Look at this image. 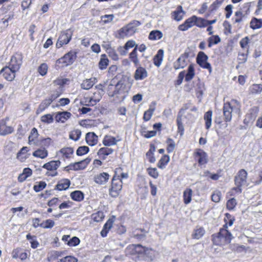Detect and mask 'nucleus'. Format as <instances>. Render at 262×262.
Wrapping results in <instances>:
<instances>
[{"instance_id": "f257e3e1", "label": "nucleus", "mask_w": 262, "mask_h": 262, "mask_svg": "<svg viewBox=\"0 0 262 262\" xmlns=\"http://www.w3.org/2000/svg\"><path fill=\"white\" fill-rule=\"evenodd\" d=\"M115 86V90L111 93L109 92L108 95L110 97H114L115 96L121 101L124 100L126 96V85L124 83V81L120 80L116 82L115 78L113 79L111 83L108 86V90L112 89V86Z\"/></svg>"}, {"instance_id": "f03ea898", "label": "nucleus", "mask_w": 262, "mask_h": 262, "mask_svg": "<svg viewBox=\"0 0 262 262\" xmlns=\"http://www.w3.org/2000/svg\"><path fill=\"white\" fill-rule=\"evenodd\" d=\"M141 23L136 20H133L118 31V37L123 38L126 36H132L137 31V28L141 25Z\"/></svg>"}, {"instance_id": "7ed1b4c3", "label": "nucleus", "mask_w": 262, "mask_h": 262, "mask_svg": "<svg viewBox=\"0 0 262 262\" xmlns=\"http://www.w3.org/2000/svg\"><path fill=\"white\" fill-rule=\"evenodd\" d=\"M122 188V181L120 176H114L112 180L111 187L109 189V194L113 198L117 197Z\"/></svg>"}, {"instance_id": "20e7f679", "label": "nucleus", "mask_w": 262, "mask_h": 262, "mask_svg": "<svg viewBox=\"0 0 262 262\" xmlns=\"http://www.w3.org/2000/svg\"><path fill=\"white\" fill-rule=\"evenodd\" d=\"M23 59V54L20 52H17L12 56L8 66L17 72L22 65Z\"/></svg>"}, {"instance_id": "39448f33", "label": "nucleus", "mask_w": 262, "mask_h": 262, "mask_svg": "<svg viewBox=\"0 0 262 262\" xmlns=\"http://www.w3.org/2000/svg\"><path fill=\"white\" fill-rule=\"evenodd\" d=\"M208 59V56L204 52L200 51L197 55L196 61L201 68L208 70L209 73H211L212 67L210 63L207 61Z\"/></svg>"}, {"instance_id": "423d86ee", "label": "nucleus", "mask_w": 262, "mask_h": 262, "mask_svg": "<svg viewBox=\"0 0 262 262\" xmlns=\"http://www.w3.org/2000/svg\"><path fill=\"white\" fill-rule=\"evenodd\" d=\"M76 52L71 51L66 54L63 57L56 60V63L62 64V66H68L72 64L76 58Z\"/></svg>"}, {"instance_id": "0eeeda50", "label": "nucleus", "mask_w": 262, "mask_h": 262, "mask_svg": "<svg viewBox=\"0 0 262 262\" xmlns=\"http://www.w3.org/2000/svg\"><path fill=\"white\" fill-rule=\"evenodd\" d=\"M72 35V32L70 29L62 32L56 42V47L60 48L63 45L68 44L71 40Z\"/></svg>"}, {"instance_id": "6e6552de", "label": "nucleus", "mask_w": 262, "mask_h": 262, "mask_svg": "<svg viewBox=\"0 0 262 262\" xmlns=\"http://www.w3.org/2000/svg\"><path fill=\"white\" fill-rule=\"evenodd\" d=\"M60 163L61 162L59 160L51 161L45 163L42 166V168H45L49 171H52V172H47L46 173V175L49 176H50L52 177L57 176L58 173L55 170L59 167Z\"/></svg>"}, {"instance_id": "1a4fd4ad", "label": "nucleus", "mask_w": 262, "mask_h": 262, "mask_svg": "<svg viewBox=\"0 0 262 262\" xmlns=\"http://www.w3.org/2000/svg\"><path fill=\"white\" fill-rule=\"evenodd\" d=\"M259 108L257 106L251 108L245 116L244 123L246 125L252 124L257 116Z\"/></svg>"}, {"instance_id": "9d476101", "label": "nucleus", "mask_w": 262, "mask_h": 262, "mask_svg": "<svg viewBox=\"0 0 262 262\" xmlns=\"http://www.w3.org/2000/svg\"><path fill=\"white\" fill-rule=\"evenodd\" d=\"M248 173L244 169H240L234 177V184L236 186H243L246 184Z\"/></svg>"}, {"instance_id": "9b49d317", "label": "nucleus", "mask_w": 262, "mask_h": 262, "mask_svg": "<svg viewBox=\"0 0 262 262\" xmlns=\"http://www.w3.org/2000/svg\"><path fill=\"white\" fill-rule=\"evenodd\" d=\"M9 120L8 117L0 120V135L5 136L12 134L14 132L12 126L8 125L7 122Z\"/></svg>"}, {"instance_id": "f8f14e48", "label": "nucleus", "mask_w": 262, "mask_h": 262, "mask_svg": "<svg viewBox=\"0 0 262 262\" xmlns=\"http://www.w3.org/2000/svg\"><path fill=\"white\" fill-rule=\"evenodd\" d=\"M16 72V71H14L7 66L4 67L0 71L1 74H3L4 78L8 81H12L14 79Z\"/></svg>"}, {"instance_id": "ddd939ff", "label": "nucleus", "mask_w": 262, "mask_h": 262, "mask_svg": "<svg viewBox=\"0 0 262 262\" xmlns=\"http://www.w3.org/2000/svg\"><path fill=\"white\" fill-rule=\"evenodd\" d=\"M195 158L199 165L206 164L208 162V156L206 152L201 149H198L194 152Z\"/></svg>"}, {"instance_id": "4468645a", "label": "nucleus", "mask_w": 262, "mask_h": 262, "mask_svg": "<svg viewBox=\"0 0 262 262\" xmlns=\"http://www.w3.org/2000/svg\"><path fill=\"white\" fill-rule=\"evenodd\" d=\"M197 19V16L193 15L192 16L187 19L183 24L180 25L178 27L179 30L185 31L188 29L192 27L195 25V20Z\"/></svg>"}, {"instance_id": "2eb2a0df", "label": "nucleus", "mask_w": 262, "mask_h": 262, "mask_svg": "<svg viewBox=\"0 0 262 262\" xmlns=\"http://www.w3.org/2000/svg\"><path fill=\"white\" fill-rule=\"evenodd\" d=\"M227 228L228 226L227 224H225L223 226V227L220 229L219 232L225 243H230L232 238V235L231 232L227 230Z\"/></svg>"}, {"instance_id": "dca6fc26", "label": "nucleus", "mask_w": 262, "mask_h": 262, "mask_svg": "<svg viewBox=\"0 0 262 262\" xmlns=\"http://www.w3.org/2000/svg\"><path fill=\"white\" fill-rule=\"evenodd\" d=\"M233 108L229 102L224 103L223 107V113L224 116V120L226 122H229L232 119V112Z\"/></svg>"}, {"instance_id": "f3484780", "label": "nucleus", "mask_w": 262, "mask_h": 262, "mask_svg": "<svg viewBox=\"0 0 262 262\" xmlns=\"http://www.w3.org/2000/svg\"><path fill=\"white\" fill-rule=\"evenodd\" d=\"M148 76L146 70L142 67H139L137 68L134 74V78L136 80H142Z\"/></svg>"}, {"instance_id": "a211bd4d", "label": "nucleus", "mask_w": 262, "mask_h": 262, "mask_svg": "<svg viewBox=\"0 0 262 262\" xmlns=\"http://www.w3.org/2000/svg\"><path fill=\"white\" fill-rule=\"evenodd\" d=\"M109 178V174L103 172L96 175L94 177V181L99 185H104L108 181Z\"/></svg>"}, {"instance_id": "6ab92c4d", "label": "nucleus", "mask_w": 262, "mask_h": 262, "mask_svg": "<svg viewBox=\"0 0 262 262\" xmlns=\"http://www.w3.org/2000/svg\"><path fill=\"white\" fill-rule=\"evenodd\" d=\"M86 143L90 146H94L97 143L98 136L94 133H88L85 136Z\"/></svg>"}, {"instance_id": "aec40b11", "label": "nucleus", "mask_w": 262, "mask_h": 262, "mask_svg": "<svg viewBox=\"0 0 262 262\" xmlns=\"http://www.w3.org/2000/svg\"><path fill=\"white\" fill-rule=\"evenodd\" d=\"M114 223V220L112 219H108L104 225L103 228L100 232L102 237H106L110 230L112 228Z\"/></svg>"}, {"instance_id": "412c9836", "label": "nucleus", "mask_w": 262, "mask_h": 262, "mask_svg": "<svg viewBox=\"0 0 262 262\" xmlns=\"http://www.w3.org/2000/svg\"><path fill=\"white\" fill-rule=\"evenodd\" d=\"M70 184L71 182L69 179H62L59 181L56 185L55 189L59 191L67 190L69 187Z\"/></svg>"}, {"instance_id": "4be33fe9", "label": "nucleus", "mask_w": 262, "mask_h": 262, "mask_svg": "<svg viewBox=\"0 0 262 262\" xmlns=\"http://www.w3.org/2000/svg\"><path fill=\"white\" fill-rule=\"evenodd\" d=\"M114 152V149L108 147H102L99 149L97 152V155L102 160H105L106 157L112 154Z\"/></svg>"}, {"instance_id": "5701e85b", "label": "nucleus", "mask_w": 262, "mask_h": 262, "mask_svg": "<svg viewBox=\"0 0 262 262\" xmlns=\"http://www.w3.org/2000/svg\"><path fill=\"white\" fill-rule=\"evenodd\" d=\"M185 14V12L183 10V7L179 6L176 10L173 12L172 16L174 20L180 21L182 19Z\"/></svg>"}, {"instance_id": "b1692460", "label": "nucleus", "mask_w": 262, "mask_h": 262, "mask_svg": "<svg viewBox=\"0 0 262 262\" xmlns=\"http://www.w3.org/2000/svg\"><path fill=\"white\" fill-rule=\"evenodd\" d=\"M71 116V114L68 112H58L56 116L55 119L57 122H64L68 119Z\"/></svg>"}, {"instance_id": "393cba45", "label": "nucleus", "mask_w": 262, "mask_h": 262, "mask_svg": "<svg viewBox=\"0 0 262 262\" xmlns=\"http://www.w3.org/2000/svg\"><path fill=\"white\" fill-rule=\"evenodd\" d=\"M164 56V51L162 49L158 50L157 54L154 56L153 60L154 64L159 67L163 61Z\"/></svg>"}, {"instance_id": "a878e982", "label": "nucleus", "mask_w": 262, "mask_h": 262, "mask_svg": "<svg viewBox=\"0 0 262 262\" xmlns=\"http://www.w3.org/2000/svg\"><path fill=\"white\" fill-rule=\"evenodd\" d=\"M205 233V230L203 227L197 226L194 229L191 236L193 238L199 239L201 238Z\"/></svg>"}, {"instance_id": "bb28decb", "label": "nucleus", "mask_w": 262, "mask_h": 262, "mask_svg": "<svg viewBox=\"0 0 262 262\" xmlns=\"http://www.w3.org/2000/svg\"><path fill=\"white\" fill-rule=\"evenodd\" d=\"M120 140H116V139L111 136H105L103 140V144L105 146H111L117 144L118 141Z\"/></svg>"}, {"instance_id": "cd10ccee", "label": "nucleus", "mask_w": 262, "mask_h": 262, "mask_svg": "<svg viewBox=\"0 0 262 262\" xmlns=\"http://www.w3.org/2000/svg\"><path fill=\"white\" fill-rule=\"evenodd\" d=\"M212 111L209 110L205 113L204 119L205 121V127L207 129H209L212 124Z\"/></svg>"}, {"instance_id": "c85d7f7f", "label": "nucleus", "mask_w": 262, "mask_h": 262, "mask_svg": "<svg viewBox=\"0 0 262 262\" xmlns=\"http://www.w3.org/2000/svg\"><path fill=\"white\" fill-rule=\"evenodd\" d=\"M155 150V146L154 144H150L149 149L146 154V156L150 163H153L156 161V158L154 156Z\"/></svg>"}, {"instance_id": "c756f323", "label": "nucleus", "mask_w": 262, "mask_h": 262, "mask_svg": "<svg viewBox=\"0 0 262 262\" xmlns=\"http://www.w3.org/2000/svg\"><path fill=\"white\" fill-rule=\"evenodd\" d=\"M51 102L48 99L43 100L39 105L36 111V114L38 115L45 110L46 108L48 107L51 104Z\"/></svg>"}, {"instance_id": "7c9ffc66", "label": "nucleus", "mask_w": 262, "mask_h": 262, "mask_svg": "<svg viewBox=\"0 0 262 262\" xmlns=\"http://www.w3.org/2000/svg\"><path fill=\"white\" fill-rule=\"evenodd\" d=\"M195 75L194 66L192 64H190L187 69V72L185 75V80L186 81H189L193 79Z\"/></svg>"}, {"instance_id": "2f4dec72", "label": "nucleus", "mask_w": 262, "mask_h": 262, "mask_svg": "<svg viewBox=\"0 0 262 262\" xmlns=\"http://www.w3.org/2000/svg\"><path fill=\"white\" fill-rule=\"evenodd\" d=\"M32 155L34 157L45 159L48 156V152L45 147H43L35 150Z\"/></svg>"}, {"instance_id": "473e14b6", "label": "nucleus", "mask_w": 262, "mask_h": 262, "mask_svg": "<svg viewBox=\"0 0 262 262\" xmlns=\"http://www.w3.org/2000/svg\"><path fill=\"white\" fill-rule=\"evenodd\" d=\"M70 196L72 200L77 202H80L84 199L83 193L79 190H75L72 192Z\"/></svg>"}, {"instance_id": "72a5a7b5", "label": "nucleus", "mask_w": 262, "mask_h": 262, "mask_svg": "<svg viewBox=\"0 0 262 262\" xmlns=\"http://www.w3.org/2000/svg\"><path fill=\"white\" fill-rule=\"evenodd\" d=\"M262 27V19L253 17L250 21V28L253 30L260 29Z\"/></svg>"}, {"instance_id": "f704fd0d", "label": "nucleus", "mask_w": 262, "mask_h": 262, "mask_svg": "<svg viewBox=\"0 0 262 262\" xmlns=\"http://www.w3.org/2000/svg\"><path fill=\"white\" fill-rule=\"evenodd\" d=\"M192 195V190L190 188H187L183 192L184 203L188 204L190 203Z\"/></svg>"}, {"instance_id": "c9c22d12", "label": "nucleus", "mask_w": 262, "mask_h": 262, "mask_svg": "<svg viewBox=\"0 0 262 262\" xmlns=\"http://www.w3.org/2000/svg\"><path fill=\"white\" fill-rule=\"evenodd\" d=\"M137 48L134 49L129 55L130 60L134 63L135 66H138L139 64V60L137 56Z\"/></svg>"}, {"instance_id": "e433bc0d", "label": "nucleus", "mask_w": 262, "mask_h": 262, "mask_svg": "<svg viewBox=\"0 0 262 262\" xmlns=\"http://www.w3.org/2000/svg\"><path fill=\"white\" fill-rule=\"evenodd\" d=\"M170 160V157L168 155H164L162 157L158 163V167L161 169H163L167 164Z\"/></svg>"}, {"instance_id": "4c0bfd02", "label": "nucleus", "mask_w": 262, "mask_h": 262, "mask_svg": "<svg viewBox=\"0 0 262 262\" xmlns=\"http://www.w3.org/2000/svg\"><path fill=\"white\" fill-rule=\"evenodd\" d=\"M162 33L160 31L153 30L150 32L148 38L152 40L160 39L162 37Z\"/></svg>"}, {"instance_id": "58836bf2", "label": "nucleus", "mask_w": 262, "mask_h": 262, "mask_svg": "<svg viewBox=\"0 0 262 262\" xmlns=\"http://www.w3.org/2000/svg\"><path fill=\"white\" fill-rule=\"evenodd\" d=\"M185 66V60L184 56H180L174 63V68L176 70L183 69Z\"/></svg>"}, {"instance_id": "ea45409f", "label": "nucleus", "mask_w": 262, "mask_h": 262, "mask_svg": "<svg viewBox=\"0 0 262 262\" xmlns=\"http://www.w3.org/2000/svg\"><path fill=\"white\" fill-rule=\"evenodd\" d=\"M95 79H87L83 81L81 84V88L84 90L90 89L94 84Z\"/></svg>"}, {"instance_id": "a19ab883", "label": "nucleus", "mask_w": 262, "mask_h": 262, "mask_svg": "<svg viewBox=\"0 0 262 262\" xmlns=\"http://www.w3.org/2000/svg\"><path fill=\"white\" fill-rule=\"evenodd\" d=\"M212 237V241L214 245H221L225 243L219 232L216 234H213Z\"/></svg>"}, {"instance_id": "79ce46f5", "label": "nucleus", "mask_w": 262, "mask_h": 262, "mask_svg": "<svg viewBox=\"0 0 262 262\" xmlns=\"http://www.w3.org/2000/svg\"><path fill=\"white\" fill-rule=\"evenodd\" d=\"M38 133L37 129L35 127L33 128L29 136V144L30 145L35 144L34 141L38 137Z\"/></svg>"}, {"instance_id": "37998d69", "label": "nucleus", "mask_w": 262, "mask_h": 262, "mask_svg": "<svg viewBox=\"0 0 262 262\" xmlns=\"http://www.w3.org/2000/svg\"><path fill=\"white\" fill-rule=\"evenodd\" d=\"M155 110V108L150 105L149 109L144 112L143 119L145 121H148L151 119Z\"/></svg>"}, {"instance_id": "c03bdc74", "label": "nucleus", "mask_w": 262, "mask_h": 262, "mask_svg": "<svg viewBox=\"0 0 262 262\" xmlns=\"http://www.w3.org/2000/svg\"><path fill=\"white\" fill-rule=\"evenodd\" d=\"M108 64V59L105 54L101 55V58L99 62V67L101 70L105 69Z\"/></svg>"}, {"instance_id": "a18cd8bd", "label": "nucleus", "mask_w": 262, "mask_h": 262, "mask_svg": "<svg viewBox=\"0 0 262 262\" xmlns=\"http://www.w3.org/2000/svg\"><path fill=\"white\" fill-rule=\"evenodd\" d=\"M208 46L211 48L213 45H216L221 41V38L218 35H212L208 39Z\"/></svg>"}, {"instance_id": "49530a36", "label": "nucleus", "mask_w": 262, "mask_h": 262, "mask_svg": "<svg viewBox=\"0 0 262 262\" xmlns=\"http://www.w3.org/2000/svg\"><path fill=\"white\" fill-rule=\"evenodd\" d=\"M70 167H71V169L74 170L83 169L85 168V165L83 164V161H81L75 162V163L70 164Z\"/></svg>"}, {"instance_id": "de8ad7c7", "label": "nucleus", "mask_w": 262, "mask_h": 262, "mask_svg": "<svg viewBox=\"0 0 262 262\" xmlns=\"http://www.w3.org/2000/svg\"><path fill=\"white\" fill-rule=\"evenodd\" d=\"M60 152L66 158H68L73 154L74 149L71 147H64L60 150Z\"/></svg>"}, {"instance_id": "09e8293b", "label": "nucleus", "mask_w": 262, "mask_h": 262, "mask_svg": "<svg viewBox=\"0 0 262 262\" xmlns=\"http://www.w3.org/2000/svg\"><path fill=\"white\" fill-rule=\"evenodd\" d=\"M26 238L28 240L30 241L31 246L32 248L35 249L38 247L39 243L36 240L35 236H32L30 234H28L26 236Z\"/></svg>"}, {"instance_id": "8fccbe9b", "label": "nucleus", "mask_w": 262, "mask_h": 262, "mask_svg": "<svg viewBox=\"0 0 262 262\" xmlns=\"http://www.w3.org/2000/svg\"><path fill=\"white\" fill-rule=\"evenodd\" d=\"M46 186L47 184L45 182L40 181L36 183V184L33 186V189L35 192H38L43 190Z\"/></svg>"}, {"instance_id": "3c124183", "label": "nucleus", "mask_w": 262, "mask_h": 262, "mask_svg": "<svg viewBox=\"0 0 262 262\" xmlns=\"http://www.w3.org/2000/svg\"><path fill=\"white\" fill-rule=\"evenodd\" d=\"M40 120L42 122H43L45 123L51 124L53 122L54 119L52 115L48 114L41 116Z\"/></svg>"}, {"instance_id": "603ef678", "label": "nucleus", "mask_w": 262, "mask_h": 262, "mask_svg": "<svg viewBox=\"0 0 262 262\" xmlns=\"http://www.w3.org/2000/svg\"><path fill=\"white\" fill-rule=\"evenodd\" d=\"M104 217V213L102 211H98L96 213L92 214V218L95 222H99Z\"/></svg>"}, {"instance_id": "864d4df0", "label": "nucleus", "mask_w": 262, "mask_h": 262, "mask_svg": "<svg viewBox=\"0 0 262 262\" xmlns=\"http://www.w3.org/2000/svg\"><path fill=\"white\" fill-rule=\"evenodd\" d=\"M89 151V147L86 146H80L76 150V155L78 156H83Z\"/></svg>"}, {"instance_id": "5fc2aeb1", "label": "nucleus", "mask_w": 262, "mask_h": 262, "mask_svg": "<svg viewBox=\"0 0 262 262\" xmlns=\"http://www.w3.org/2000/svg\"><path fill=\"white\" fill-rule=\"evenodd\" d=\"M223 2L221 0H215L210 6L209 11L211 13L216 10L222 5Z\"/></svg>"}, {"instance_id": "6e6d98bb", "label": "nucleus", "mask_w": 262, "mask_h": 262, "mask_svg": "<svg viewBox=\"0 0 262 262\" xmlns=\"http://www.w3.org/2000/svg\"><path fill=\"white\" fill-rule=\"evenodd\" d=\"M80 240L77 236H73L68 241L67 245L70 247H75L79 244Z\"/></svg>"}, {"instance_id": "4d7b16f0", "label": "nucleus", "mask_w": 262, "mask_h": 262, "mask_svg": "<svg viewBox=\"0 0 262 262\" xmlns=\"http://www.w3.org/2000/svg\"><path fill=\"white\" fill-rule=\"evenodd\" d=\"M81 131L78 129L73 131L70 134V138L74 141H77L79 139L81 136Z\"/></svg>"}, {"instance_id": "13d9d810", "label": "nucleus", "mask_w": 262, "mask_h": 262, "mask_svg": "<svg viewBox=\"0 0 262 262\" xmlns=\"http://www.w3.org/2000/svg\"><path fill=\"white\" fill-rule=\"evenodd\" d=\"M142 136L146 138H150L156 135L157 131L156 130H151V131H145L142 130L141 132Z\"/></svg>"}, {"instance_id": "bf43d9fd", "label": "nucleus", "mask_w": 262, "mask_h": 262, "mask_svg": "<svg viewBox=\"0 0 262 262\" xmlns=\"http://www.w3.org/2000/svg\"><path fill=\"white\" fill-rule=\"evenodd\" d=\"M195 25L200 28L205 27L206 26V20L201 17H197L195 20Z\"/></svg>"}, {"instance_id": "052dcab7", "label": "nucleus", "mask_w": 262, "mask_h": 262, "mask_svg": "<svg viewBox=\"0 0 262 262\" xmlns=\"http://www.w3.org/2000/svg\"><path fill=\"white\" fill-rule=\"evenodd\" d=\"M167 143L168 144L167 147V152L168 153L172 152L175 147V143L174 141L171 138H168L167 140Z\"/></svg>"}, {"instance_id": "680f3d73", "label": "nucleus", "mask_w": 262, "mask_h": 262, "mask_svg": "<svg viewBox=\"0 0 262 262\" xmlns=\"http://www.w3.org/2000/svg\"><path fill=\"white\" fill-rule=\"evenodd\" d=\"M48 71V66L46 63H41L38 67V72L41 76L46 75Z\"/></svg>"}, {"instance_id": "e2e57ef3", "label": "nucleus", "mask_w": 262, "mask_h": 262, "mask_svg": "<svg viewBox=\"0 0 262 262\" xmlns=\"http://www.w3.org/2000/svg\"><path fill=\"white\" fill-rule=\"evenodd\" d=\"M107 53H108L109 57L113 60L117 61L119 59L118 55L114 49H109L108 51H107Z\"/></svg>"}, {"instance_id": "0e129e2a", "label": "nucleus", "mask_w": 262, "mask_h": 262, "mask_svg": "<svg viewBox=\"0 0 262 262\" xmlns=\"http://www.w3.org/2000/svg\"><path fill=\"white\" fill-rule=\"evenodd\" d=\"M42 225L43 228L51 229L55 225V223L53 220L48 219L42 222Z\"/></svg>"}, {"instance_id": "69168bd1", "label": "nucleus", "mask_w": 262, "mask_h": 262, "mask_svg": "<svg viewBox=\"0 0 262 262\" xmlns=\"http://www.w3.org/2000/svg\"><path fill=\"white\" fill-rule=\"evenodd\" d=\"M236 201L234 198L229 200L226 204L227 208L229 210H232L236 205Z\"/></svg>"}, {"instance_id": "338daca9", "label": "nucleus", "mask_w": 262, "mask_h": 262, "mask_svg": "<svg viewBox=\"0 0 262 262\" xmlns=\"http://www.w3.org/2000/svg\"><path fill=\"white\" fill-rule=\"evenodd\" d=\"M125 48L128 50L130 48H132L134 47V49L137 48L138 49V45L136 44V42L134 40H128L124 45Z\"/></svg>"}, {"instance_id": "774afa93", "label": "nucleus", "mask_w": 262, "mask_h": 262, "mask_svg": "<svg viewBox=\"0 0 262 262\" xmlns=\"http://www.w3.org/2000/svg\"><path fill=\"white\" fill-rule=\"evenodd\" d=\"M147 171L148 174L155 179H157L159 176L158 170L156 168H148Z\"/></svg>"}]
</instances>
